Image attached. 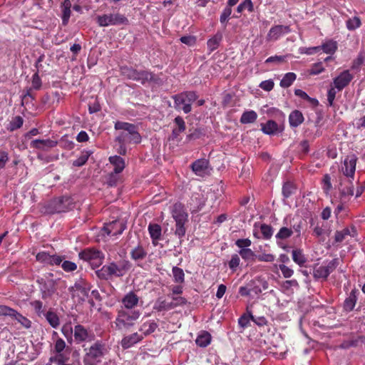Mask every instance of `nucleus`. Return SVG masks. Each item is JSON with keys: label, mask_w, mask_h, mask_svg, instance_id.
I'll return each mask as SVG.
<instances>
[{"label": "nucleus", "mask_w": 365, "mask_h": 365, "mask_svg": "<svg viewBox=\"0 0 365 365\" xmlns=\"http://www.w3.org/2000/svg\"><path fill=\"white\" fill-rule=\"evenodd\" d=\"M180 41L188 46H192L196 43L197 38L195 36L187 35L180 37Z\"/></svg>", "instance_id": "58"}, {"label": "nucleus", "mask_w": 365, "mask_h": 365, "mask_svg": "<svg viewBox=\"0 0 365 365\" xmlns=\"http://www.w3.org/2000/svg\"><path fill=\"white\" fill-rule=\"evenodd\" d=\"M313 276L316 279H326L329 274L326 271L324 266H320L319 267H316L313 271Z\"/></svg>", "instance_id": "50"}, {"label": "nucleus", "mask_w": 365, "mask_h": 365, "mask_svg": "<svg viewBox=\"0 0 365 365\" xmlns=\"http://www.w3.org/2000/svg\"><path fill=\"white\" fill-rule=\"evenodd\" d=\"M135 81L140 82L143 85L147 83L156 85H161L163 83L162 79L158 75L148 70L138 71Z\"/></svg>", "instance_id": "9"}, {"label": "nucleus", "mask_w": 365, "mask_h": 365, "mask_svg": "<svg viewBox=\"0 0 365 365\" xmlns=\"http://www.w3.org/2000/svg\"><path fill=\"white\" fill-rule=\"evenodd\" d=\"M183 93V96L186 98V101L190 103V106H192V103L195 102L198 96L195 91H184L182 92Z\"/></svg>", "instance_id": "62"}, {"label": "nucleus", "mask_w": 365, "mask_h": 365, "mask_svg": "<svg viewBox=\"0 0 365 365\" xmlns=\"http://www.w3.org/2000/svg\"><path fill=\"white\" fill-rule=\"evenodd\" d=\"M83 358L84 365L100 364L107 353L106 344L101 340L96 341L90 347L85 348Z\"/></svg>", "instance_id": "2"}, {"label": "nucleus", "mask_w": 365, "mask_h": 365, "mask_svg": "<svg viewBox=\"0 0 365 365\" xmlns=\"http://www.w3.org/2000/svg\"><path fill=\"white\" fill-rule=\"evenodd\" d=\"M119 273H122V276L125 274L131 268V264L128 260L123 259L117 264Z\"/></svg>", "instance_id": "54"}, {"label": "nucleus", "mask_w": 365, "mask_h": 365, "mask_svg": "<svg viewBox=\"0 0 365 365\" xmlns=\"http://www.w3.org/2000/svg\"><path fill=\"white\" fill-rule=\"evenodd\" d=\"M203 135L204 133L201 129L196 128L187 135V139L188 140H197L199 139Z\"/></svg>", "instance_id": "64"}, {"label": "nucleus", "mask_w": 365, "mask_h": 365, "mask_svg": "<svg viewBox=\"0 0 365 365\" xmlns=\"http://www.w3.org/2000/svg\"><path fill=\"white\" fill-rule=\"evenodd\" d=\"M274 83L272 79L262 81L259 85V88H261L262 90H264L265 91H272L274 88Z\"/></svg>", "instance_id": "63"}, {"label": "nucleus", "mask_w": 365, "mask_h": 365, "mask_svg": "<svg viewBox=\"0 0 365 365\" xmlns=\"http://www.w3.org/2000/svg\"><path fill=\"white\" fill-rule=\"evenodd\" d=\"M115 130H123L116 138L115 141L118 143H133L138 144L141 142V135L138 130V127L135 124L117 121L115 123Z\"/></svg>", "instance_id": "1"}, {"label": "nucleus", "mask_w": 365, "mask_h": 365, "mask_svg": "<svg viewBox=\"0 0 365 365\" xmlns=\"http://www.w3.org/2000/svg\"><path fill=\"white\" fill-rule=\"evenodd\" d=\"M261 125L263 133L267 135H274L281 133L282 130L280 126L272 120H269L266 123L261 124Z\"/></svg>", "instance_id": "23"}, {"label": "nucleus", "mask_w": 365, "mask_h": 365, "mask_svg": "<svg viewBox=\"0 0 365 365\" xmlns=\"http://www.w3.org/2000/svg\"><path fill=\"white\" fill-rule=\"evenodd\" d=\"M250 320L251 309H250V307L247 306L246 309V312H245L238 319V329L240 333L243 332V331L250 326Z\"/></svg>", "instance_id": "25"}, {"label": "nucleus", "mask_w": 365, "mask_h": 365, "mask_svg": "<svg viewBox=\"0 0 365 365\" xmlns=\"http://www.w3.org/2000/svg\"><path fill=\"white\" fill-rule=\"evenodd\" d=\"M361 25V21L359 17L354 16L353 18L349 19L346 21V26L348 30L354 31L359 28Z\"/></svg>", "instance_id": "43"}, {"label": "nucleus", "mask_w": 365, "mask_h": 365, "mask_svg": "<svg viewBox=\"0 0 365 365\" xmlns=\"http://www.w3.org/2000/svg\"><path fill=\"white\" fill-rule=\"evenodd\" d=\"M63 257L53 255H51L46 252H40L36 256V259L38 262L43 264L44 265H59L63 261Z\"/></svg>", "instance_id": "10"}, {"label": "nucleus", "mask_w": 365, "mask_h": 365, "mask_svg": "<svg viewBox=\"0 0 365 365\" xmlns=\"http://www.w3.org/2000/svg\"><path fill=\"white\" fill-rule=\"evenodd\" d=\"M356 158L354 155L347 156L341 166V170L346 177H353L356 170Z\"/></svg>", "instance_id": "16"}, {"label": "nucleus", "mask_w": 365, "mask_h": 365, "mask_svg": "<svg viewBox=\"0 0 365 365\" xmlns=\"http://www.w3.org/2000/svg\"><path fill=\"white\" fill-rule=\"evenodd\" d=\"M209 162L205 158H200L193 162L190 168L198 176H204L207 171Z\"/></svg>", "instance_id": "17"}, {"label": "nucleus", "mask_w": 365, "mask_h": 365, "mask_svg": "<svg viewBox=\"0 0 365 365\" xmlns=\"http://www.w3.org/2000/svg\"><path fill=\"white\" fill-rule=\"evenodd\" d=\"M157 327L158 324L155 322H145L142 325L140 331H143L145 335H149L154 332Z\"/></svg>", "instance_id": "47"}, {"label": "nucleus", "mask_w": 365, "mask_h": 365, "mask_svg": "<svg viewBox=\"0 0 365 365\" xmlns=\"http://www.w3.org/2000/svg\"><path fill=\"white\" fill-rule=\"evenodd\" d=\"M356 292L355 290H352L349 297L345 299L344 304L345 310L350 312L354 308L357 300Z\"/></svg>", "instance_id": "33"}, {"label": "nucleus", "mask_w": 365, "mask_h": 365, "mask_svg": "<svg viewBox=\"0 0 365 365\" xmlns=\"http://www.w3.org/2000/svg\"><path fill=\"white\" fill-rule=\"evenodd\" d=\"M321 47V49L326 53L331 54L335 52L337 48L336 43L332 41L326 42Z\"/></svg>", "instance_id": "53"}, {"label": "nucleus", "mask_w": 365, "mask_h": 365, "mask_svg": "<svg viewBox=\"0 0 365 365\" xmlns=\"http://www.w3.org/2000/svg\"><path fill=\"white\" fill-rule=\"evenodd\" d=\"M260 231L263 238L268 240L273 235V230L270 225L262 224L260 225Z\"/></svg>", "instance_id": "56"}, {"label": "nucleus", "mask_w": 365, "mask_h": 365, "mask_svg": "<svg viewBox=\"0 0 365 365\" xmlns=\"http://www.w3.org/2000/svg\"><path fill=\"white\" fill-rule=\"evenodd\" d=\"M78 257L83 261L88 262L91 267L95 269L103 264L105 256L101 251L94 247H88L78 253Z\"/></svg>", "instance_id": "5"}, {"label": "nucleus", "mask_w": 365, "mask_h": 365, "mask_svg": "<svg viewBox=\"0 0 365 365\" xmlns=\"http://www.w3.org/2000/svg\"><path fill=\"white\" fill-rule=\"evenodd\" d=\"M16 313V310L6 305H0V316L11 317L13 318Z\"/></svg>", "instance_id": "57"}, {"label": "nucleus", "mask_w": 365, "mask_h": 365, "mask_svg": "<svg viewBox=\"0 0 365 365\" xmlns=\"http://www.w3.org/2000/svg\"><path fill=\"white\" fill-rule=\"evenodd\" d=\"M138 70L128 66H121L120 67V73L125 78L135 81L136 78Z\"/></svg>", "instance_id": "35"}, {"label": "nucleus", "mask_w": 365, "mask_h": 365, "mask_svg": "<svg viewBox=\"0 0 365 365\" xmlns=\"http://www.w3.org/2000/svg\"><path fill=\"white\" fill-rule=\"evenodd\" d=\"M340 185L341 187H339V200L341 203H345L354 195V185L351 182H349V185L345 187H342V182L340 183Z\"/></svg>", "instance_id": "20"}, {"label": "nucleus", "mask_w": 365, "mask_h": 365, "mask_svg": "<svg viewBox=\"0 0 365 365\" xmlns=\"http://www.w3.org/2000/svg\"><path fill=\"white\" fill-rule=\"evenodd\" d=\"M175 307V304L173 302H167L163 297H159L156 300L153 309L158 312L163 310H168Z\"/></svg>", "instance_id": "30"}, {"label": "nucleus", "mask_w": 365, "mask_h": 365, "mask_svg": "<svg viewBox=\"0 0 365 365\" xmlns=\"http://www.w3.org/2000/svg\"><path fill=\"white\" fill-rule=\"evenodd\" d=\"M109 162L114 166L113 172L120 173L125 168V161L118 155L110 156Z\"/></svg>", "instance_id": "28"}, {"label": "nucleus", "mask_w": 365, "mask_h": 365, "mask_svg": "<svg viewBox=\"0 0 365 365\" xmlns=\"http://www.w3.org/2000/svg\"><path fill=\"white\" fill-rule=\"evenodd\" d=\"M96 23L101 27L128 26L129 25V20L124 14L113 13L98 16L96 17Z\"/></svg>", "instance_id": "4"}, {"label": "nucleus", "mask_w": 365, "mask_h": 365, "mask_svg": "<svg viewBox=\"0 0 365 365\" xmlns=\"http://www.w3.org/2000/svg\"><path fill=\"white\" fill-rule=\"evenodd\" d=\"M336 91H337L336 88H335L334 86V87H331L328 90V92H327V101H328V106H333L334 101V99H335V97H336Z\"/></svg>", "instance_id": "60"}, {"label": "nucleus", "mask_w": 365, "mask_h": 365, "mask_svg": "<svg viewBox=\"0 0 365 365\" xmlns=\"http://www.w3.org/2000/svg\"><path fill=\"white\" fill-rule=\"evenodd\" d=\"M292 259L299 266H302L307 261V259L301 250H294L292 251Z\"/></svg>", "instance_id": "42"}, {"label": "nucleus", "mask_w": 365, "mask_h": 365, "mask_svg": "<svg viewBox=\"0 0 365 365\" xmlns=\"http://www.w3.org/2000/svg\"><path fill=\"white\" fill-rule=\"evenodd\" d=\"M51 327L56 329L60 324L58 316L50 309L43 316Z\"/></svg>", "instance_id": "31"}, {"label": "nucleus", "mask_w": 365, "mask_h": 365, "mask_svg": "<svg viewBox=\"0 0 365 365\" xmlns=\"http://www.w3.org/2000/svg\"><path fill=\"white\" fill-rule=\"evenodd\" d=\"M147 255V252L144 250V248L138 245V247L133 249L130 252L131 258L134 260H141L143 259Z\"/></svg>", "instance_id": "36"}, {"label": "nucleus", "mask_w": 365, "mask_h": 365, "mask_svg": "<svg viewBox=\"0 0 365 365\" xmlns=\"http://www.w3.org/2000/svg\"><path fill=\"white\" fill-rule=\"evenodd\" d=\"M174 100V108L176 110H182L185 114H187L192 110V106L186 101L182 93L175 94L172 96Z\"/></svg>", "instance_id": "12"}, {"label": "nucleus", "mask_w": 365, "mask_h": 365, "mask_svg": "<svg viewBox=\"0 0 365 365\" xmlns=\"http://www.w3.org/2000/svg\"><path fill=\"white\" fill-rule=\"evenodd\" d=\"M97 277L103 280H108L111 277H122V273L118 272L117 263L111 262L108 265H104L101 269L96 271Z\"/></svg>", "instance_id": "8"}, {"label": "nucleus", "mask_w": 365, "mask_h": 365, "mask_svg": "<svg viewBox=\"0 0 365 365\" xmlns=\"http://www.w3.org/2000/svg\"><path fill=\"white\" fill-rule=\"evenodd\" d=\"M74 207L73 199L69 196H61L51 200L46 206L48 214L65 212Z\"/></svg>", "instance_id": "3"}, {"label": "nucleus", "mask_w": 365, "mask_h": 365, "mask_svg": "<svg viewBox=\"0 0 365 365\" xmlns=\"http://www.w3.org/2000/svg\"><path fill=\"white\" fill-rule=\"evenodd\" d=\"M36 282L39 285L41 298L43 300L51 299L56 292V281L54 279L40 277L37 279Z\"/></svg>", "instance_id": "7"}, {"label": "nucleus", "mask_w": 365, "mask_h": 365, "mask_svg": "<svg viewBox=\"0 0 365 365\" xmlns=\"http://www.w3.org/2000/svg\"><path fill=\"white\" fill-rule=\"evenodd\" d=\"M354 76L349 70L344 71L338 76L334 78L333 84L338 91L346 87L353 79Z\"/></svg>", "instance_id": "11"}, {"label": "nucleus", "mask_w": 365, "mask_h": 365, "mask_svg": "<svg viewBox=\"0 0 365 365\" xmlns=\"http://www.w3.org/2000/svg\"><path fill=\"white\" fill-rule=\"evenodd\" d=\"M339 264V259L335 258L328 262L326 266H324L328 274L329 275Z\"/></svg>", "instance_id": "59"}, {"label": "nucleus", "mask_w": 365, "mask_h": 365, "mask_svg": "<svg viewBox=\"0 0 365 365\" xmlns=\"http://www.w3.org/2000/svg\"><path fill=\"white\" fill-rule=\"evenodd\" d=\"M293 234V231L290 228L283 227L279 229V232L275 235L277 239L285 240L290 237Z\"/></svg>", "instance_id": "49"}, {"label": "nucleus", "mask_w": 365, "mask_h": 365, "mask_svg": "<svg viewBox=\"0 0 365 365\" xmlns=\"http://www.w3.org/2000/svg\"><path fill=\"white\" fill-rule=\"evenodd\" d=\"M297 76L294 73H287L280 81V86L282 88L289 87L296 80Z\"/></svg>", "instance_id": "39"}, {"label": "nucleus", "mask_w": 365, "mask_h": 365, "mask_svg": "<svg viewBox=\"0 0 365 365\" xmlns=\"http://www.w3.org/2000/svg\"><path fill=\"white\" fill-rule=\"evenodd\" d=\"M211 334L207 331H202L197 337L195 343L200 347H206L211 342Z\"/></svg>", "instance_id": "29"}, {"label": "nucleus", "mask_w": 365, "mask_h": 365, "mask_svg": "<svg viewBox=\"0 0 365 365\" xmlns=\"http://www.w3.org/2000/svg\"><path fill=\"white\" fill-rule=\"evenodd\" d=\"M71 2L70 0H64L61 4L62 24L66 26L71 14Z\"/></svg>", "instance_id": "22"}, {"label": "nucleus", "mask_w": 365, "mask_h": 365, "mask_svg": "<svg viewBox=\"0 0 365 365\" xmlns=\"http://www.w3.org/2000/svg\"><path fill=\"white\" fill-rule=\"evenodd\" d=\"M24 123V119L22 117L17 115L14 117L9 123L7 129L10 131H14L16 129L20 128Z\"/></svg>", "instance_id": "44"}, {"label": "nucleus", "mask_w": 365, "mask_h": 365, "mask_svg": "<svg viewBox=\"0 0 365 365\" xmlns=\"http://www.w3.org/2000/svg\"><path fill=\"white\" fill-rule=\"evenodd\" d=\"M148 232L152 239L153 244L156 246L158 245V241L161 239V226L156 223H150L148 225Z\"/></svg>", "instance_id": "21"}, {"label": "nucleus", "mask_w": 365, "mask_h": 365, "mask_svg": "<svg viewBox=\"0 0 365 365\" xmlns=\"http://www.w3.org/2000/svg\"><path fill=\"white\" fill-rule=\"evenodd\" d=\"M58 144V142L56 140H52L51 139L41 140L36 139L31 142L30 146L32 148H36L38 150H46L49 148H54Z\"/></svg>", "instance_id": "18"}, {"label": "nucleus", "mask_w": 365, "mask_h": 365, "mask_svg": "<svg viewBox=\"0 0 365 365\" xmlns=\"http://www.w3.org/2000/svg\"><path fill=\"white\" fill-rule=\"evenodd\" d=\"M188 220H176L175 221V235L178 237L179 239H182L186 233V228L185 224Z\"/></svg>", "instance_id": "38"}, {"label": "nucleus", "mask_w": 365, "mask_h": 365, "mask_svg": "<svg viewBox=\"0 0 365 365\" xmlns=\"http://www.w3.org/2000/svg\"><path fill=\"white\" fill-rule=\"evenodd\" d=\"M171 213L175 221L188 220V215L185 210L184 205L180 202H176L173 205Z\"/></svg>", "instance_id": "19"}, {"label": "nucleus", "mask_w": 365, "mask_h": 365, "mask_svg": "<svg viewBox=\"0 0 365 365\" xmlns=\"http://www.w3.org/2000/svg\"><path fill=\"white\" fill-rule=\"evenodd\" d=\"M73 336L77 343L92 341L95 338V335L93 334L89 333L88 330L81 324L75 326Z\"/></svg>", "instance_id": "13"}, {"label": "nucleus", "mask_w": 365, "mask_h": 365, "mask_svg": "<svg viewBox=\"0 0 365 365\" xmlns=\"http://www.w3.org/2000/svg\"><path fill=\"white\" fill-rule=\"evenodd\" d=\"M140 317L138 311L129 312L125 310H120L115 319V327L118 330L128 329L133 325L130 321L135 320Z\"/></svg>", "instance_id": "6"}, {"label": "nucleus", "mask_w": 365, "mask_h": 365, "mask_svg": "<svg viewBox=\"0 0 365 365\" xmlns=\"http://www.w3.org/2000/svg\"><path fill=\"white\" fill-rule=\"evenodd\" d=\"M61 332L66 338L68 342H72L73 328L71 324H66L61 328Z\"/></svg>", "instance_id": "51"}, {"label": "nucleus", "mask_w": 365, "mask_h": 365, "mask_svg": "<svg viewBox=\"0 0 365 365\" xmlns=\"http://www.w3.org/2000/svg\"><path fill=\"white\" fill-rule=\"evenodd\" d=\"M237 96L234 93H225L222 105L224 108L232 107L236 104Z\"/></svg>", "instance_id": "32"}, {"label": "nucleus", "mask_w": 365, "mask_h": 365, "mask_svg": "<svg viewBox=\"0 0 365 365\" xmlns=\"http://www.w3.org/2000/svg\"><path fill=\"white\" fill-rule=\"evenodd\" d=\"M92 152L84 150L82 152L81 156L78 158L76 160L73 162V165L74 167H81L86 164L87 160H88L89 156L91 155Z\"/></svg>", "instance_id": "41"}, {"label": "nucleus", "mask_w": 365, "mask_h": 365, "mask_svg": "<svg viewBox=\"0 0 365 365\" xmlns=\"http://www.w3.org/2000/svg\"><path fill=\"white\" fill-rule=\"evenodd\" d=\"M290 32L291 29L289 26L276 25L269 29L267 34V38L269 41H274Z\"/></svg>", "instance_id": "14"}, {"label": "nucleus", "mask_w": 365, "mask_h": 365, "mask_svg": "<svg viewBox=\"0 0 365 365\" xmlns=\"http://www.w3.org/2000/svg\"><path fill=\"white\" fill-rule=\"evenodd\" d=\"M139 298L133 292H130L122 299V303L125 308L131 309L134 308L138 303Z\"/></svg>", "instance_id": "26"}, {"label": "nucleus", "mask_w": 365, "mask_h": 365, "mask_svg": "<svg viewBox=\"0 0 365 365\" xmlns=\"http://www.w3.org/2000/svg\"><path fill=\"white\" fill-rule=\"evenodd\" d=\"M66 349V344L63 339L58 338L54 344V351L60 353Z\"/></svg>", "instance_id": "61"}, {"label": "nucleus", "mask_w": 365, "mask_h": 365, "mask_svg": "<svg viewBox=\"0 0 365 365\" xmlns=\"http://www.w3.org/2000/svg\"><path fill=\"white\" fill-rule=\"evenodd\" d=\"M13 318H14L16 320H17L25 328L29 329L31 326V322L29 319H27L26 317H24L21 314L19 313L17 311Z\"/></svg>", "instance_id": "52"}, {"label": "nucleus", "mask_w": 365, "mask_h": 365, "mask_svg": "<svg viewBox=\"0 0 365 365\" xmlns=\"http://www.w3.org/2000/svg\"><path fill=\"white\" fill-rule=\"evenodd\" d=\"M75 288L76 290L80 291L81 294L84 297L88 298L89 297L91 287L88 284H86L84 282L81 281L80 282H76Z\"/></svg>", "instance_id": "46"}, {"label": "nucleus", "mask_w": 365, "mask_h": 365, "mask_svg": "<svg viewBox=\"0 0 365 365\" xmlns=\"http://www.w3.org/2000/svg\"><path fill=\"white\" fill-rule=\"evenodd\" d=\"M331 188L332 185L331 182V177L329 176V175L326 174L324 175L322 179V189L326 195H329Z\"/></svg>", "instance_id": "55"}, {"label": "nucleus", "mask_w": 365, "mask_h": 365, "mask_svg": "<svg viewBox=\"0 0 365 365\" xmlns=\"http://www.w3.org/2000/svg\"><path fill=\"white\" fill-rule=\"evenodd\" d=\"M31 306L34 309L36 315L39 317H42L46 313L45 312V307L43 305V302L40 300H34L30 303Z\"/></svg>", "instance_id": "40"}, {"label": "nucleus", "mask_w": 365, "mask_h": 365, "mask_svg": "<svg viewBox=\"0 0 365 365\" xmlns=\"http://www.w3.org/2000/svg\"><path fill=\"white\" fill-rule=\"evenodd\" d=\"M268 288V284L266 281L261 279H256L252 281V291L256 294L261 293L263 290Z\"/></svg>", "instance_id": "37"}, {"label": "nucleus", "mask_w": 365, "mask_h": 365, "mask_svg": "<svg viewBox=\"0 0 365 365\" xmlns=\"http://www.w3.org/2000/svg\"><path fill=\"white\" fill-rule=\"evenodd\" d=\"M126 226L124 223L119 221H113L107 226H104L103 231L108 235L116 236L122 234Z\"/></svg>", "instance_id": "15"}, {"label": "nucleus", "mask_w": 365, "mask_h": 365, "mask_svg": "<svg viewBox=\"0 0 365 365\" xmlns=\"http://www.w3.org/2000/svg\"><path fill=\"white\" fill-rule=\"evenodd\" d=\"M304 121V116L301 111L295 110L289 116V122L291 127L297 128Z\"/></svg>", "instance_id": "27"}, {"label": "nucleus", "mask_w": 365, "mask_h": 365, "mask_svg": "<svg viewBox=\"0 0 365 365\" xmlns=\"http://www.w3.org/2000/svg\"><path fill=\"white\" fill-rule=\"evenodd\" d=\"M142 339V336L139 335L138 333H134L123 337L121 341V346L124 349H126L140 341Z\"/></svg>", "instance_id": "24"}, {"label": "nucleus", "mask_w": 365, "mask_h": 365, "mask_svg": "<svg viewBox=\"0 0 365 365\" xmlns=\"http://www.w3.org/2000/svg\"><path fill=\"white\" fill-rule=\"evenodd\" d=\"M222 39V34L221 33H217L212 38L207 41V47L210 51H213L217 49L220 46V43Z\"/></svg>", "instance_id": "34"}, {"label": "nucleus", "mask_w": 365, "mask_h": 365, "mask_svg": "<svg viewBox=\"0 0 365 365\" xmlns=\"http://www.w3.org/2000/svg\"><path fill=\"white\" fill-rule=\"evenodd\" d=\"M172 272L175 282L182 283L184 282L185 274L182 269L178 267H173Z\"/></svg>", "instance_id": "48"}, {"label": "nucleus", "mask_w": 365, "mask_h": 365, "mask_svg": "<svg viewBox=\"0 0 365 365\" xmlns=\"http://www.w3.org/2000/svg\"><path fill=\"white\" fill-rule=\"evenodd\" d=\"M118 174L119 173H115L113 171L109 173L106 178L105 184H106L108 187L116 186L120 179Z\"/></svg>", "instance_id": "45"}]
</instances>
